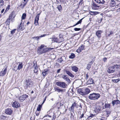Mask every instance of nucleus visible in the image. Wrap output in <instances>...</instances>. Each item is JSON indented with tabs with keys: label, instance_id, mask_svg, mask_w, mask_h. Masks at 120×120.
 Listing matches in <instances>:
<instances>
[{
	"label": "nucleus",
	"instance_id": "obj_1",
	"mask_svg": "<svg viewBox=\"0 0 120 120\" xmlns=\"http://www.w3.org/2000/svg\"><path fill=\"white\" fill-rule=\"evenodd\" d=\"M100 97V95L99 94L93 93L90 94L88 98L90 100H98Z\"/></svg>",
	"mask_w": 120,
	"mask_h": 120
},
{
	"label": "nucleus",
	"instance_id": "obj_2",
	"mask_svg": "<svg viewBox=\"0 0 120 120\" xmlns=\"http://www.w3.org/2000/svg\"><path fill=\"white\" fill-rule=\"evenodd\" d=\"M53 49V48H44L43 49L38 48L37 52L39 54H41L49 52Z\"/></svg>",
	"mask_w": 120,
	"mask_h": 120
},
{
	"label": "nucleus",
	"instance_id": "obj_3",
	"mask_svg": "<svg viewBox=\"0 0 120 120\" xmlns=\"http://www.w3.org/2000/svg\"><path fill=\"white\" fill-rule=\"evenodd\" d=\"M33 82L31 79H27L25 82L26 86L25 87V89H27L28 87H31L33 85Z\"/></svg>",
	"mask_w": 120,
	"mask_h": 120
},
{
	"label": "nucleus",
	"instance_id": "obj_4",
	"mask_svg": "<svg viewBox=\"0 0 120 120\" xmlns=\"http://www.w3.org/2000/svg\"><path fill=\"white\" fill-rule=\"evenodd\" d=\"M56 84L57 86L63 88H66L67 85L63 82H56Z\"/></svg>",
	"mask_w": 120,
	"mask_h": 120
},
{
	"label": "nucleus",
	"instance_id": "obj_5",
	"mask_svg": "<svg viewBox=\"0 0 120 120\" xmlns=\"http://www.w3.org/2000/svg\"><path fill=\"white\" fill-rule=\"evenodd\" d=\"M28 96L26 94H24L20 96L19 98V101L22 102H23L27 98Z\"/></svg>",
	"mask_w": 120,
	"mask_h": 120
},
{
	"label": "nucleus",
	"instance_id": "obj_6",
	"mask_svg": "<svg viewBox=\"0 0 120 120\" xmlns=\"http://www.w3.org/2000/svg\"><path fill=\"white\" fill-rule=\"evenodd\" d=\"M92 8L94 10H97L101 8V6L100 5H98L93 3L92 5Z\"/></svg>",
	"mask_w": 120,
	"mask_h": 120
},
{
	"label": "nucleus",
	"instance_id": "obj_7",
	"mask_svg": "<svg viewBox=\"0 0 120 120\" xmlns=\"http://www.w3.org/2000/svg\"><path fill=\"white\" fill-rule=\"evenodd\" d=\"M40 14V13L38 14L35 18L34 23L36 26L39 25L38 21Z\"/></svg>",
	"mask_w": 120,
	"mask_h": 120
},
{
	"label": "nucleus",
	"instance_id": "obj_8",
	"mask_svg": "<svg viewBox=\"0 0 120 120\" xmlns=\"http://www.w3.org/2000/svg\"><path fill=\"white\" fill-rule=\"evenodd\" d=\"M7 70V69L6 68L4 70L3 69L0 73V76H4L6 74Z\"/></svg>",
	"mask_w": 120,
	"mask_h": 120
},
{
	"label": "nucleus",
	"instance_id": "obj_9",
	"mask_svg": "<svg viewBox=\"0 0 120 120\" xmlns=\"http://www.w3.org/2000/svg\"><path fill=\"white\" fill-rule=\"evenodd\" d=\"M24 29V26L22 23H21L17 29V30L19 31L20 30H23Z\"/></svg>",
	"mask_w": 120,
	"mask_h": 120
},
{
	"label": "nucleus",
	"instance_id": "obj_10",
	"mask_svg": "<svg viewBox=\"0 0 120 120\" xmlns=\"http://www.w3.org/2000/svg\"><path fill=\"white\" fill-rule=\"evenodd\" d=\"M12 110L10 108H8L5 110V113L11 115L12 112Z\"/></svg>",
	"mask_w": 120,
	"mask_h": 120
},
{
	"label": "nucleus",
	"instance_id": "obj_11",
	"mask_svg": "<svg viewBox=\"0 0 120 120\" xmlns=\"http://www.w3.org/2000/svg\"><path fill=\"white\" fill-rule=\"evenodd\" d=\"M20 104L18 102L15 101L13 103L12 106L14 108H17L20 106Z\"/></svg>",
	"mask_w": 120,
	"mask_h": 120
},
{
	"label": "nucleus",
	"instance_id": "obj_12",
	"mask_svg": "<svg viewBox=\"0 0 120 120\" xmlns=\"http://www.w3.org/2000/svg\"><path fill=\"white\" fill-rule=\"evenodd\" d=\"M62 78L68 82L69 83L71 82V80L68 76L63 75L62 76Z\"/></svg>",
	"mask_w": 120,
	"mask_h": 120
},
{
	"label": "nucleus",
	"instance_id": "obj_13",
	"mask_svg": "<svg viewBox=\"0 0 120 120\" xmlns=\"http://www.w3.org/2000/svg\"><path fill=\"white\" fill-rule=\"evenodd\" d=\"M102 32L101 30H98L96 32V35L98 38H100L101 37V34Z\"/></svg>",
	"mask_w": 120,
	"mask_h": 120
},
{
	"label": "nucleus",
	"instance_id": "obj_14",
	"mask_svg": "<svg viewBox=\"0 0 120 120\" xmlns=\"http://www.w3.org/2000/svg\"><path fill=\"white\" fill-rule=\"evenodd\" d=\"M101 109V106H97L96 107V108L94 110V112L96 113H98Z\"/></svg>",
	"mask_w": 120,
	"mask_h": 120
},
{
	"label": "nucleus",
	"instance_id": "obj_15",
	"mask_svg": "<svg viewBox=\"0 0 120 120\" xmlns=\"http://www.w3.org/2000/svg\"><path fill=\"white\" fill-rule=\"evenodd\" d=\"M84 48V46L83 45H82L77 50L76 52H78L79 53L81 52Z\"/></svg>",
	"mask_w": 120,
	"mask_h": 120
},
{
	"label": "nucleus",
	"instance_id": "obj_16",
	"mask_svg": "<svg viewBox=\"0 0 120 120\" xmlns=\"http://www.w3.org/2000/svg\"><path fill=\"white\" fill-rule=\"evenodd\" d=\"M77 91L80 94L82 95H84L83 90L82 89H79Z\"/></svg>",
	"mask_w": 120,
	"mask_h": 120
},
{
	"label": "nucleus",
	"instance_id": "obj_17",
	"mask_svg": "<svg viewBox=\"0 0 120 120\" xmlns=\"http://www.w3.org/2000/svg\"><path fill=\"white\" fill-rule=\"evenodd\" d=\"M65 72L69 76L73 78L74 77V75L69 71L68 70H65Z\"/></svg>",
	"mask_w": 120,
	"mask_h": 120
},
{
	"label": "nucleus",
	"instance_id": "obj_18",
	"mask_svg": "<svg viewBox=\"0 0 120 120\" xmlns=\"http://www.w3.org/2000/svg\"><path fill=\"white\" fill-rule=\"evenodd\" d=\"M90 92L89 89L88 88H86L84 91V95H85L88 94Z\"/></svg>",
	"mask_w": 120,
	"mask_h": 120
},
{
	"label": "nucleus",
	"instance_id": "obj_19",
	"mask_svg": "<svg viewBox=\"0 0 120 120\" xmlns=\"http://www.w3.org/2000/svg\"><path fill=\"white\" fill-rule=\"evenodd\" d=\"M55 91H57L58 93L60 92H62L64 91V90L63 89H60L58 87L55 88Z\"/></svg>",
	"mask_w": 120,
	"mask_h": 120
},
{
	"label": "nucleus",
	"instance_id": "obj_20",
	"mask_svg": "<svg viewBox=\"0 0 120 120\" xmlns=\"http://www.w3.org/2000/svg\"><path fill=\"white\" fill-rule=\"evenodd\" d=\"M113 105H114L115 104L117 105L120 103V101L118 100H114L112 101Z\"/></svg>",
	"mask_w": 120,
	"mask_h": 120
},
{
	"label": "nucleus",
	"instance_id": "obj_21",
	"mask_svg": "<svg viewBox=\"0 0 120 120\" xmlns=\"http://www.w3.org/2000/svg\"><path fill=\"white\" fill-rule=\"evenodd\" d=\"M71 69L72 71L76 72L78 71V68L75 66H72L71 67Z\"/></svg>",
	"mask_w": 120,
	"mask_h": 120
},
{
	"label": "nucleus",
	"instance_id": "obj_22",
	"mask_svg": "<svg viewBox=\"0 0 120 120\" xmlns=\"http://www.w3.org/2000/svg\"><path fill=\"white\" fill-rule=\"evenodd\" d=\"M50 39H51L52 42H59L57 38H51Z\"/></svg>",
	"mask_w": 120,
	"mask_h": 120
},
{
	"label": "nucleus",
	"instance_id": "obj_23",
	"mask_svg": "<svg viewBox=\"0 0 120 120\" xmlns=\"http://www.w3.org/2000/svg\"><path fill=\"white\" fill-rule=\"evenodd\" d=\"M111 6L112 7H113L116 6V0L115 1L114 0H111Z\"/></svg>",
	"mask_w": 120,
	"mask_h": 120
},
{
	"label": "nucleus",
	"instance_id": "obj_24",
	"mask_svg": "<svg viewBox=\"0 0 120 120\" xmlns=\"http://www.w3.org/2000/svg\"><path fill=\"white\" fill-rule=\"evenodd\" d=\"M23 65L22 62L19 63L17 69L19 70L20 69L22 68Z\"/></svg>",
	"mask_w": 120,
	"mask_h": 120
},
{
	"label": "nucleus",
	"instance_id": "obj_25",
	"mask_svg": "<svg viewBox=\"0 0 120 120\" xmlns=\"http://www.w3.org/2000/svg\"><path fill=\"white\" fill-rule=\"evenodd\" d=\"M111 67V68H108L107 70L108 72L109 73H113L114 72L115 70H114L112 69Z\"/></svg>",
	"mask_w": 120,
	"mask_h": 120
},
{
	"label": "nucleus",
	"instance_id": "obj_26",
	"mask_svg": "<svg viewBox=\"0 0 120 120\" xmlns=\"http://www.w3.org/2000/svg\"><path fill=\"white\" fill-rule=\"evenodd\" d=\"M34 66L35 67L34 68V73H36L38 71V67H37V64H34Z\"/></svg>",
	"mask_w": 120,
	"mask_h": 120
},
{
	"label": "nucleus",
	"instance_id": "obj_27",
	"mask_svg": "<svg viewBox=\"0 0 120 120\" xmlns=\"http://www.w3.org/2000/svg\"><path fill=\"white\" fill-rule=\"evenodd\" d=\"M88 84H92L94 83V80L92 79H89L88 81Z\"/></svg>",
	"mask_w": 120,
	"mask_h": 120
},
{
	"label": "nucleus",
	"instance_id": "obj_28",
	"mask_svg": "<svg viewBox=\"0 0 120 120\" xmlns=\"http://www.w3.org/2000/svg\"><path fill=\"white\" fill-rule=\"evenodd\" d=\"M111 68L113 69H117L119 68V65H114L113 66H111Z\"/></svg>",
	"mask_w": 120,
	"mask_h": 120
},
{
	"label": "nucleus",
	"instance_id": "obj_29",
	"mask_svg": "<svg viewBox=\"0 0 120 120\" xmlns=\"http://www.w3.org/2000/svg\"><path fill=\"white\" fill-rule=\"evenodd\" d=\"M93 62L92 61L90 62H89V63L88 64L87 66L86 67V68L88 70H89L90 69V68L91 67V66Z\"/></svg>",
	"mask_w": 120,
	"mask_h": 120
},
{
	"label": "nucleus",
	"instance_id": "obj_30",
	"mask_svg": "<svg viewBox=\"0 0 120 120\" xmlns=\"http://www.w3.org/2000/svg\"><path fill=\"white\" fill-rule=\"evenodd\" d=\"M90 14L92 15H95L98 13V12L97 11H90Z\"/></svg>",
	"mask_w": 120,
	"mask_h": 120
},
{
	"label": "nucleus",
	"instance_id": "obj_31",
	"mask_svg": "<svg viewBox=\"0 0 120 120\" xmlns=\"http://www.w3.org/2000/svg\"><path fill=\"white\" fill-rule=\"evenodd\" d=\"M83 19V18L82 19H80L79 21H78L75 25H74L72 26H71L72 27H74L76 25H78V24H80L81 23V22H82V20Z\"/></svg>",
	"mask_w": 120,
	"mask_h": 120
},
{
	"label": "nucleus",
	"instance_id": "obj_32",
	"mask_svg": "<svg viewBox=\"0 0 120 120\" xmlns=\"http://www.w3.org/2000/svg\"><path fill=\"white\" fill-rule=\"evenodd\" d=\"M105 108H110L111 106L110 104H105Z\"/></svg>",
	"mask_w": 120,
	"mask_h": 120
},
{
	"label": "nucleus",
	"instance_id": "obj_33",
	"mask_svg": "<svg viewBox=\"0 0 120 120\" xmlns=\"http://www.w3.org/2000/svg\"><path fill=\"white\" fill-rule=\"evenodd\" d=\"M47 35L46 34H43L42 35H41V36H37L36 37H34L33 38V39H34V38H37V40H38V39L39 38H40L42 37H45V36L46 35Z\"/></svg>",
	"mask_w": 120,
	"mask_h": 120
},
{
	"label": "nucleus",
	"instance_id": "obj_34",
	"mask_svg": "<svg viewBox=\"0 0 120 120\" xmlns=\"http://www.w3.org/2000/svg\"><path fill=\"white\" fill-rule=\"evenodd\" d=\"M42 107V105H39L37 109V111H40L41 110V108Z\"/></svg>",
	"mask_w": 120,
	"mask_h": 120
},
{
	"label": "nucleus",
	"instance_id": "obj_35",
	"mask_svg": "<svg viewBox=\"0 0 120 120\" xmlns=\"http://www.w3.org/2000/svg\"><path fill=\"white\" fill-rule=\"evenodd\" d=\"M75 57V55L73 53H71V55L69 56V58H70L73 59Z\"/></svg>",
	"mask_w": 120,
	"mask_h": 120
},
{
	"label": "nucleus",
	"instance_id": "obj_36",
	"mask_svg": "<svg viewBox=\"0 0 120 120\" xmlns=\"http://www.w3.org/2000/svg\"><path fill=\"white\" fill-rule=\"evenodd\" d=\"M120 4V1H119L117 0H116V7L117 6H118Z\"/></svg>",
	"mask_w": 120,
	"mask_h": 120
},
{
	"label": "nucleus",
	"instance_id": "obj_37",
	"mask_svg": "<svg viewBox=\"0 0 120 120\" xmlns=\"http://www.w3.org/2000/svg\"><path fill=\"white\" fill-rule=\"evenodd\" d=\"M23 0V4L22 5V7L23 8H24V6H25V5H26V4L28 0L27 1L26 0Z\"/></svg>",
	"mask_w": 120,
	"mask_h": 120
},
{
	"label": "nucleus",
	"instance_id": "obj_38",
	"mask_svg": "<svg viewBox=\"0 0 120 120\" xmlns=\"http://www.w3.org/2000/svg\"><path fill=\"white\" fill-rule=\"evenodd\" d=\"M26 13H24L23 14L22 17V19H25L26 17Z\"/></svg>",
	"mask_w": 120,
	"mask_h": 120
},
{
	"label": "nucleus",
	"instance_id": "obj_39",
	"mask_svg": "<svg viewBox=\"0 0 120 120\" xmlns=\"http://www.w3.org/2000/svg\"><path fill=\"white\" fill-rule=\"evenodd\" d=\"M120 80V79H114L112 80V81L114 82H117Z\"/></svg>",
	"mask_w": 120,
	"mask_h": 120
},
{
	"label": "nucleus",
	"instance_id": "obj_40",
	"mask_svg": "<svg viewBox=\"0 0 120 120\" xmlns=\"http://www.w3.org/2000/svg\"><path fill=\"white\" fill-rule=\"evenodd\" d=\"M57 8L59 11H60L61 10L62 8L61 5H58L57 6Z\"/></svg>",
	"mask_w": 120,
	"mask_h": 120
},
{
	"label": "nucleus",
	"instance_id": "obj_41",
	"mask_svg": "<svg viewBox=\"0 0 120 120\" xmlns=\"http://www.w3.org/2000/svg\"><path fill=\"white\" fill-rule=\"evenodd\" d=\"M63 61V59L62 57H61L58 60V62L60 63H61Z\"/></svg>",
	"mask_w": 120,
	"mask_h": 120
},
{
	"label": "nucleus",
	"instance_id": "obj_42",
	"mask_svg": "<svg viewBox=\"0 0 120 120\" xmlns=\"http://www.w3.org/2000/svg\"><path fill=\"white\" fill-rule=\"evenodd\" d=\"M10 7V5H8L5 11V12H7L8 11Z\"/></svg>",
	"mask_w": 120,
	"mask_h": 120
},
{
	"label": "nucleus",
	"instance_id": "obj_43",
	"mask_svg": "<svg viewBox=\"0 0 120 120\" xmlns=\"http://www.w3.org/2000/svg\"><path fill=\"white\" fill-rule=\"evenodd\" d=\"M4 4V1L3 0H0V5L3 6Z\"/></svg>",
	"mask_w": 120,
	"mask_h": 120
},
{
	"label": "nucleus",
	"instance_id": "obj_44",
	"mask_svg": "<svg viewBox=\"0 0 120 120\" xmlns=\"http://www.w3.org/2000/svg\"><path fill=\"white\" fill-rule=\"evenodd\" d=\"M47 71H43L42 72V74L44 76H45L47 74Z\"/></svg>",
	"mask_w": 120,
	"mask_h": 120
},
{
	"label": "nucleus",
	"instance_id": "obj_45",
	"mask_svg": "<svg viewBox=\"0 0 120 120\" xmlns=\"http://www.w3.org/2000/svg\"><path fill=\"white\" fill-rule=\"evenodd\" d=\"M16 30V29H14L13 30H12L11 31V34H13L14 33Z\"/></svg>",
	"mask_w": 120,
	"mask_h": 120
},
{
	"label": "nucleus",
	"instance_id": "obj_46",
	"mask_svg": "<svg viewBox=\"0 0 120 120\" xmlns=\"http://www.w3.org/2000/svg\"><path fill=\"white\" fill-rule=\"evenodd\" d=\"M74 107L72 106H71L70 108V109H71L70 111L72 112H73L74 111Z\"/></svg>",
	"mask_w": 120,
	"mask_h": 120
},
{
	"label": "nucleus",
	"instance_id": "obj_47",
	"mask_svg": "<svg viewBox=\"0 0 120 120\" xmlns=\"http://www.w3.org/2000/svg\"><path fill=\"white\" fill-rule=\"evenodd\" d=\"M10 20L7 19V21L5 22V23L7 24L8 25H9L10 24Z\"/></svg>",
	"mask_w": 120,
	"mask_h": 120
},
{
	"label": "nucleus",
	"instance_id": "obj_48",
	"mask_svg": "<svg viewBox=\"0 0 120 120\" xmlns=\"http://www.w3.org/2000/svg\"><path fill=\"white\" fill-rule=\"evenodd\" d=\"M101 0H95V2L97 3L101 4V1H100Z\"/></svg>",
	"mask_w": 120,
	"mask_h": 120
},
{
	"label": "nucleus",
	"instance_id": "obj_49",
	"mask_svg": "<svg viewBox=\"0 0 120 120\" xmlns=\"http://www.w3.org/2000/svg\"><path fill=\"white\" fill-rule=\"evenodd\" d=\"M81 30V29L80 28H75L74 29V30L75 31H79Z\"/></svg>",
	"mask_w": 120,
	"mask_h": 120
},
{
	"label": "nucleus",
	"instance_id": "obj_50",
	"mask_svg": "<svg viewBox=\"0 0 120 120\" xmlns=\"http://www.w3.org/2000/svg\"><path fill=\"white\" fill-rule=\"evenodd\" d=\"M12 14H11L10 15L9 17L7 19L10 20Z\"/></svg>",
	"mask_w": 120,
	"mask_h": 120
},
{
	"label": "nucleus",
	"instance_id": "obj_51",
	"mask_svg": "<svg viewBox=\"0 0 120 120\" xmlns=\"http://www.w3.org/2000/svg\"><path fill=\"white\" fill-rule=\"evenodd\" d=\"M105 0H101L100 1H101V4H104L105 2Z\"/></svg>",
	"mask_w": 120,
	"mask_h": 120
},
{
	"label": "nucleus",
	"instance_id": "obj_52",
	"mask_svg": "<svg viewBox=\"0 0 120 120\" xmlns=\"http://www.w3.org/2000/svg\"><path fill=\"white\" fill-rule=\"evenodd\" d=\"M45 46V45H41V46L39 47H38V48H40L42 49H43V48Z\"/></svg>",
	"mask_w": 120,
	"mask_h": 120
},
{
	"label": "nucleus",
	"instance_id": "obj_53",
	"mask_svg": "<svg viewBox=\"0 0 120 120\" xmlns=\"http://www.w3.org/2000/svg\"><path fill=\"white\" fill-rule=\"evenodd\" d=\"M39 112H38L37 111H36L35 112V113L36 114V116H38V115L39 114Z\"/></svg>",
	"mask_w": 120,
	"mask_h": 120
},
{
	"label": "nucleus",
	"instance_id": "obj_54",
	"mask_svg": "<svg viewBox=\"0 0 120 120\" xmlns=\"http://www.w3.org/2000/svg\"><path fill=\"white\" fill-rule=\"evenodd\" d=\"M89 76L88 74H87L86 75V76L85 78V79L86 80H87Z\"/></svg>",
	"mask_w": 120,
	"mask_h": 120
},
{
	"label": "nucleus",
	"instance_id": "obj_55",
	"mask_svg": "<svg viewBox=\"0 0 120 120\" xmlns=\"http://www.w3.org/2000/svg\"><path fill=\"white\" fill-rule=\"evenodd\" d=\"M94 115H93L91 114H90V115L89 116V118H90V117H93L94 116Z\"/></svg>",
	"mask_w": 120,
	"mask_h": 120
},
{
	"label": "nucleus",
	"instance_id": "obj_56",
	"mask_svg": "<svg viewBox=\"0 0 120 120\" xmlns=\"http://www.w3.org/2000/svg\"><path fill=\"white\" fill-rule=\"evenodd\" d=\"M102 18H101L100 19H99L98 20V22L99 23H100L101 21H102Z\"/></svg>",
	"mask_w": 120,
	"mask_h": 120
},
{
	"label": "nucleus",
	"instance_id": "obj_57",
	"mask_svg": "<svg viewBox=\"0 0 120 120\" xmlns=\"http://www.w3.org/2000/svg\"><path fill=\"white\" fill-rule=\"evenodd\" d=\"M46 97H45L44 98V100H43V103L42 104H43L45 102V101L46 100Z\"/></svg>",
	"mask_w": 120,
	"mask_h": 120
},
{
	"label": "nucleus",
	"instance_id": "obj_58",
	"mask_svg": "<svg viewBox=\"0 0 120 120\" xmlns=\"http://www.w3.org/2000/svg\"><path fill=\"white\" fill-rule=\"evenodd\" d=\"M113 34V32L112 31H111L110 32V34H109L108 36H110L112 34Z\"/></svg>",
	"mask_w": 120,
	"mask_h": 120
},
{
	"label": "nucleus",
	"instance_id": "obj_59",
	"mask_svg": "<svg viewBox=\"0 0 120 120\" xmlns=\"http://www.w3.org/2000/svg\"><path fill=\"white\" fill-rule=\"evenodd\" d=\"M117 75L118 77H120V71H119L118 74H117Z\"/></svg>",
	"mask_w": 120,
	"mask_h": 120
},
{
	"label": "nucleus",
	"instance_id": "obj_60",
	"mask_svg": "<svg viewBox=\"0 0 120 120\" xmlns=\"http://www.w3.org/2000/svg\"><path fill=\"white\" fill-rule=\"evenodd\" d=\"M72 106L74 107H75L76 106V104L75 103H74L73 104Z\"/></svg>",
	"mask_w": 120,
	"mask_h": 120
},
{
	"label": "nucleus",
	"instance_id": "obj_61",
	"mask_svg": "<svg viewBox=\"0 0 120 120\" xmlns=\"http://www.w3.org/2000/svg\"><path fill=\"white\" fill-rule=\"evenodd\" d=\"M84 114L83 113L81 115V116H80V117L81 118L83 117L84 116Z\"/></svg>",
	"mask_w": 120,
	"mask_h": 120
},
{
	"label": "nucleus",
	"instance_id": "obj_62",
	"mask_svg": "<svg viewBox=\"0 0 120 120\" xmlns=\"http://www.w3.org/2000/svg\"><path fill=\"white\" fill-rule=\"evenodd\" d=\"M61 69H59L57 70V73H59L60 72V70Z\"/></svg>",
	"mask_w": 120,
	"mask_h": 120
},
{
	"label": "nucleus",
	"instance_id": "obj_63",
	"mask_svg": "<svg viewBox=\"0 0 120 120\" xmlns=\"http://www.w3.org/2000/svg\"><path fill=\"white\" fill-rule=\"evenodd\" d=\"M107 60L106 58L105 57L103 58V60L104 61H105Z\"/></svg>",
	"mask_w": 120,
	"mask_h": 120
},
{
	"label": "nucleus",
	"instance_id": "obj_64",
	"mask_svg": "<svg viewBox=\"0 0 120 120\" xmlns=\"http://www.w3.org/2000/svg\"><path fill=\"white\" fill-rule=\"evenodd\" d=\"M15 67H14V68H13V70H14L15 71H16L17 69L16 68L15 69Z\"/></svg>",
	"mask_w": 120,
	"mask_h": 120
}]
</instances>
